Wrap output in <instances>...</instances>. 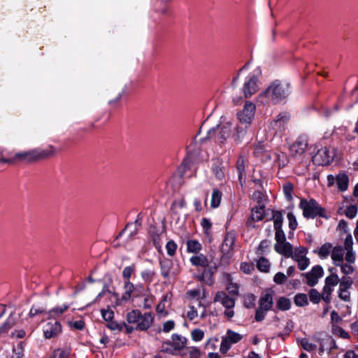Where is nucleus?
I'll return each mask as SVG.
<instances>
[{
    "instance_id": "f257e3e1",
    "label": "nucleus",
    "mask_w": 358,
    "mask_h": 358,
    "mask_svg": "<svg viewBox=\"0 0 358 358\" xmlns=\"http://www.w3.org/2000/svg\"><path fill=\"white\" fill-rule=\"evenodd\" d=\"M245 135V128L239 126L234 127L230 121L225 120H222L220 124L208 131V138H215V140L220 144H223L231 137L238 142Z\"/></svg>"
},
{
    "instance_id": "f03ea898",
    "label": "nucleus",
    "mask_w": 358,
    "mask_h": 358,
    "mask_svg": "<svg viewBox=\"0 0 358 358\" xmlns=\"http://www.w3.org/2000/svg\"><path fill=\"white\" fill-rule=\"evenodd\" d=\"M290 94L289 84L278 80H274L259 94L262 101L278 103L288 97Z\"/></svg>"
},
{
    "instance_id": "7ed1b4c3",
    "label": "nucleus",
    "mask_w": 358,
    "mask_h": 358,
    "mask_svg": "<svg viewBox=\"0 0 358 358\" xmlns=\"http://www.w3.org/2000/svg\"><path fill=\"white\" fill-rule=\"evenodd\" d=\"M299 208L303 210V215L306 218L324 216V209L314 199L309 201L301 199Z\"/></svg>"
},
{
    "instance_id": "20e7f679",
    "label": "nucleus",
    "mask_w": 358,
    "mask_h": 358,
    "mask_svg": "<svg viewBox=\"0 0 358 358\" xmlns=\"http://www.w3.org/2000/svg\"><path fill=\"white\" fill-rule=\"evenodd\" d=\"M256 106L251 101H246L243 108L237 113V118L240 123L244 124L245 131L255 117Z\"/></svg>"
},
{
    "instance_id": "39448f33",
    "label": "nucleus",
    "mask_w": 358,
    "mask_h": 358,
    "mask_svg": "<svg viewBox=\"0 0 358 358\" xmlns=\"http://www.w3.org/2000/svg\"><path fill=\"white\" fill-rule=\"evenodd\" d=\"M273 296L270 293L262 294L259 301V308L255 313V320L257 322L262 321L266 315V313L273 307Z\"/></svg>"
},
{
    "instance_id": "423d86ee",
    "label": "nucleus",
    "mask_w": 358,
    "mask_h": 358,
    "mask_svg": "<svg viewBox=\"0 0 358 358\" xmlns=\"http://www.w3.org/2000/svg\"><path fill=\"white\" fill-rule=\"evenodd\" d=\"M235 241L236 234L234 231L228 232L226 234L221 246V252L222 253L221 261L222 262L225 264L228 263V259L231 256L234 251Z\"/></svg>"
},
{
    "instance_id": "0eeeda50",
    "label": "nucleus",
    "mask_w": 358,
    "mask_h": 358,
    "mask_svg": "<svg viewBox=\"0 0 358 358\" xmlns=\"http://www.w3.org/2000/svg\"><path fill=\"white\" fill-rule=\"evenodd\" d=\"M336 183L337 188L341 192H345L348 189L349 185V177L345 173H339L336 177L332 175L327 176V185L331 187Z\"/></svg>"
},
{
    "instance_id": "6e6552de",
    "label": "nucleus",
    "mask_w": 358,
    "mask_h": 358,
    "mask_svg": "<svg viewBox=\"0 0 358 358\" xmlns=\"http://www.w3.org/2000/svg\"><path fill=\"white\" fill-rule=\"evenodd\" d=\"M260 83L255 75H250L243 87V92L246 98L251 97L259 90Z\"/></svg>"
},
{
    "instance_id": "1a4fd4ad",
    "label": "nucleus",
    "mask_w": 358,
    "mask_h": 358,
    "mask_svg": "<svg viewBox=\"0 0 358 358\" xmlns=\"http://www.w3.org/2000/svg\"><path fill=\"white\" fill-rule=\"evenodd\" d=\"M308 147V139L305 136H299L290 145L289 152L292 157H298L305 153Z\"/></svg>"
},
{
    "instance_id": "9d476101",
    "label": "nucleus",
    "mask_w": 358,
    "mask_h": 358,
    "mask_svg": "<svg viewBox=\"0 0 358 358\" xmlns=\"http://www.w3.org/2000/svg\"><path fill=\"white\" fill-rule=\"evenodd\" d=\"M62 325L56 320L48 322L43 327V335L46 339L56 338L62 334Z\"/></svg>"
},
{
    "instance_id": "9b49d317",
    "label": "nucleus",
    "mask_w": 358,
    "mask_h": 358,
    "mask_svg": "<svg viewBox=\"0 0 358 358\" xmlns=\"http://www.w3.org/2000/svg\"><path fill=\"white\" fill-rule=\"evenodd\" d=\"M323 275V268L320 265L314 266L310 271L303 274L306 278V283L310 287L316 285Z\"/></svg>"
},
{
    "instance_id": "f8f14e48",
    "label": "nucleus",
    "mask_w": 358,
    "mask_h": 358,
    "mask_svg": "<svg viewBox=\"0 0 358 358\" xmlns=\"http://www.w3.org/2000/svg\"><path fill=\"white\" fill-rule=\"evenodd\" d=\"M332 160L329 150L326 148L319 149L317 153L313 157V162L317 166L329 165Z\"/></svg>"
},
{
    "instance_id": "ddd939ff",
    "label": "nucleus",
    "mask_w": 358,
    "mask_h": 358,
    "mask_svg": "<svg viewBox=\"0 0 358 358\" xmlns=\"http://www.w3.org/2000/svg\"><path fill=\"white\" fill-rule=\"evenodd\" d=\"M265 216V207L262 205L252 208L251 215L247 221L248 228H255V222L262 220Z\"/></svg>"
},
{
    "instance_id": "4468645a",
    "label": "nucleus",
    "mask_w": 358,
    "mask_h": 358,
    "mask_svg": "<svg viewBox=\"0 0 358 358\" xmlns=\"http://www.w3.org/2000/svg\"><path fill=\"white\" fill-rule=\"evenodd\" d=\"M189 262L193 266L203 269L208 268L214 263L212 258H208L203 254L193 255Z\"/></svg>"
},
{
    "instance_id": "2eb2a0df",
    "label": "nucleus",
    "mask_w": 358,
    "mask_h": 358,
    "mask_svg": "<svg viewBox=\"0 0 358 358\" xmlns=\"http://www.w3.org/2000/svg\"><path fill=\"white\" fill-rule=\"evenodd\" d=\"M154 322V316L151 313L141 314V317L136 325V329L140 331L148 330Z\"/></svg>"
},
{
    "instance_id": "dca6fc26",
    "label": "nucleus",
    "mask_w": 358,
    "mask_h": 358,
    "mask_svg": "<svg viewBox=\"0 0 358 358\" xmlns=\"http://www.w3.org/2000/svg\"><path fill=\"white\" fill-rule=\"evenodd\" d=\"M217 268V264L213 263L208 268H204L202 273L198 276L199 280L206 284L212 285L214 282V271Z\"/></svg>"
},
{
    "instance_id": "f3484780",
    "label": "nucleus",
    "mask_w": 358,
    "mask_h": 358,
    "mask_svg": "<svg viewBox=\"0 0 358 358\" xmlns=\"http://www.w3.org/2000/svg\"><path fill=\"white\" fill-rule=\"evenodd\" d=\"M186 297L189 300H196L199 302V306H201V299L206 297V292L203 287H197L187 292Z\"/></svg>"
},
{
    "instance_id": "a211bd4d",
    "label": "nucleus",
    "mask_w": 358,
    "mask_h": 358,
    "mask_svg": "<svg viewBox=\"0 0 358 358\" xmlns=\"http://www.w3.org/2000/svg\"><path fill=\"white\" fill-rule=\"evenodd\" d=\"M214 301L221 303L225 308H234L235 306V299L229 296L224 292H218L214 298Z\"/></svg>"
},
{
    "instance_id": "6ab92c4d",
    "label": "nucleus",
    "mask_w": 358,
    "mask_h": 358,
    "mask_svg": "<svg viewBox=\"0 0 358 358\" xmlns=\"http://www.w3.org/2000/svg\"><path fill=\"white\" fill-rule=\"evenodd\" d=\"M289 120V115L286 113L279 114L273 121L271 125L276 131H282Z\"/></svg>"
},
{
    "instance_id": "aec40b11",
    "label": "nucleus",
    "mask_w": 358,
    "mask_h": 358,
    "mask_svg": "<svg viewBox=\"0 0 358 358\" xmlns=\"http://www.w3.org/2000/svg\"><path fill=\"white\" fill-rule=\"evenodd\" d=\"M274 249L278 254L286 257H289L292 255L293 247L289 242L285 241L281 243H275Z\"/></svg>"
},
{
    "instance_id": "412c9836",
    "label": "nucleus",
    "mask_w": 358,
    "mask_h": 358,
    "mask_svg": "<svg viewBox=\"0 0 358 358\" xmlns=\"http://www.w3.org/2000/svg\"><path fill=\"white\" fill-rule=\"evenodd\" d=\"M135 297L134 285L130 281H124V292L121 297V301L127 302Z\"/></svg>"
},
{
    "instance_id": "4be33fe9",
    "label": "nucleus",
    "mask_w": 358,
    "mask_h": 358,
    "mask_svg": "<svg viewBox=\"0 0 358 358\" xmlns=\"http://www.w3.org/2000/svg\"><path fill=\"white\" fill-rule=\"evenodd\" d=\"M331 258L335 266L338 265V264H341L344 260V250L343 247L340 245L333 247L331 253Z\"/></svg>"
},
{
    "instance_id": "5701e85b",
    "label": "nucleus",
    "mask_w": 358,
    "mask_h": 358,
    "mask_svg": "<svg viewBox=\"0 0 358 358\" xmlns=\"http://www.w3.org/2000/svg\"><path fill=\"white\" fill-rule=\"evenodd\" d=\"M15 157L18 159H24L28 162L41 159L39 149H35L24 152H19L15 155Z\"/></svg>"
},
{
    "instance_id": "b1692460",
    "label": "nucleus",
    "mask_w": 358,
    "mask_h": 358,
    "mask_svg": "<svg viewBox=\"0 0 358 358\" xmlns=\"http://www.w3.org/2000/svg\"><path fill=\"white\" fill-rule=\"evenodd\" d=\"M223 280L227 283L226 288L229 292V294L232 295H238V285L233 282V278L231 275L229 273H224Z\"/></svg>"
},
{
    "instance_id": "393cba45",
    "label": "nucleus",
    "mask_w": 358,
    "mask_h": 358,
    "mask_svg": "<svg viewBox=\"0 0 358 358\" xmlns=\"http://www.w3.org/2000/svg\"><path fill=\"white\" fill-rule=\"evenodd\" d=\"M20 315L15 313L10 314L6 322L0 327V334L7 332L8 329L12 328L19 320Z\"/></svg>"
},
{
    "instance_id": "a878e982",
    "label": "nucleus",
    "mask_w": 358,
    "mask_h": 358,
    "mask_svg": "<svg viewBox=\"0 0 358 358\" xmlns=\"http://www.w3.org/2000/svg\"><path fill=\"white\" fill-rule=\"evenodd\" d=\"M333 248V245L330 243H325L322 245L319 248L314 250V252L316 253L320 259H326L329 257L331 253V250Z\"/></svg>"
},
{
    "instance_id": "bb28decb",
    "label": "nucleus",
    "mask_w": 358,
    "mask_h": 358,
    "mask_svg": "<svg viewBox=\"0 0 358 358\" xmlns=\"http://www.w3.org/2000/svg\"><path fill=\"white\" fill-rule=\"evenodd\" d=\"M173 346L176 350H181L185 348L187 338L181 335L173 334L171 337Z\"/></svg>"
},
{
    "instance_id": "cd10ccee",
    "label": "nucleus",
    "mask_w": 358,
    "mask_h": 358,
    "mask_svg": "<svg viewBox=\"0 0 358 358\" xmlns=\"http://www.w3.org/2000/svg\"><path fill=\"white\" fill-rule=\"evenodd\" d=\"M329 271L331 272V275L327 276L324 280V286L333 288L336 287L340 282V279L336 273H335V269L334 268H331L329 269Z\"/></svg>"
},
{
    "instance_id": "c85d7f7f",
    "label": "nucleus",
    "mask_w": 358,
    "mask_h": 358,
    "mask_svg": "<svg viewBox=\"0 0 358 358\" xmlns=\"http://www.w3.org/2000/svg\"><path fill=\"white\" fill-rule=\"evenodd\" d=\"M247 162V159L243 156H240L236 162V169L238 173V179L241 182L243 176H245V171Z\"/></svg>"
},
{
    "instance_id": "c756f323",
    "label": "nucleus",
    "mask_w": 358,
    "mask_h": 358,
    "mask_svg": "<svg viewBox=\"0 0 358 358\" xmlns=\"http://www.w3.org/2000/svg\"><path fill=\"white\" fill-rule=\"evenodd\" d=\"M308 253V250L305 247H299L295 248L294 250H292V255L289 257H292L293 260L297 262L300 259H302L306 257V255Z\"/></svg>"
},
{
    "instance_id": "7c9ffc66",
    "label": "nucleus",
    "mask_w": 358,
    "mask_h": 358,
    "mask_svg": "<svg viewBox=\"0 0 358 358\" xmlns=\"http://www.w3.org/2000/svg\"><path fill=\"white\" fill-rule=\"evenodd\" d=\"M187 251L189 253L198 254L202 248L201 244L196 240H189L186 243Z\"/></svg>"
},
{
    "instance_id": "2f4dec72",
    "label": "nucleus",
    "mask_w": 358,
    "mask_h": 358,
    "mask_svg": "<svg viewBox=\"0 0 358 358\" xmlns=\"http://www.w3.org/2000/svg\"><path fill=\"white\" fill-rule=\"evenodd\" d=\"M222 197V192L217 189H213L210 200L211 208H216L219 207L221 203Z\"/></svg>"
},
{
    "instance_id": "473e14b6",
    "label": "nucleus",
    "mask_w": 358,
    "mask_h": 358,
    "mask_svg": "<svg viewBox=\"0 0 358 358\" xmlns=\"http://www.w3.org/2000/svg\"><path fill=\"white\" fill-rule=\"evenodd\" d=\"M161 264V274L165 278H168L171 274H176L171 272V268L172 262L170 260H164L160 262Z\"/></svg>"
},
{
    "instance_id": "72a5a7b5",
    "label": "nucleus",
    "mask_w": 358,
    "mask_h": 358,
    "mask_svg": "<svg viewBox=\"0 0 358 358\" xmlns=\"http://www.w3.org/2000/svg\"><path fill=\"white\" fill-rule=\"evenodd\" d=\"M69 306L67 304H63L60 306H57L52 308L49 312L48 315L50 317H57L61 316L64 312H66Z\"/></svg>"
},
{
    "instance_id": "f704fd0d",
    "label": "nucleus",
    "mask_w": 358,
    "mask_h": 358,
    "mask_svg": "<svg viewBox=\"0 0 358 358\" xmlns=\"http://www.w3.org/2000/svg\"><path fill=\"white\" fill-rule=\"evenodd\" d=\"M276 306L280 310H287L291 307L290 300L285 296L280 297L276 302Z\"/></svg>"
},
{
    "instance_id": "c9c22d12",
    "label": "nucleus",
    "mask_w": 358,
    "mask_h": 358,
    "mask_svg": "<svg viewBox=\"0 0 358 358\" xmlns=\"http://www.w3.org/2000/svg\"><path fill=\"white\" fill-rule=\"evenodd\" d=\"M141 311L138 310H133L129 312L127 315V321L129 324L138 323L141 317Z\"/></svg>"
},
{
    "instance_id": "e433bc0d",
    "label": "nucleus",
    "mask_w": 358,
    "mask_h": 358,
    "mask_svg": "<svg viewBox=\"0 0 358 358\" xmlns=\"http://www.w3.org/2000/svg\"><path fill=\"white\" fill-rule=\"evenodd\" d=\"M273 220L275 229H282L283 223V217L280 212L273 211Z\"/></svg>"
},
{
    "instance_id": "4c0bfd02",
    "label": "nucleus",
    "mask_w": 358,
    "mask_h": 358,
    "mask_svg": "<svg viewBox=\"0 0 358 358\" xmlns=\"http://www.w3.org/2000/svg\"><path fill=\"white\" fill-rule=\"evenodd\" d=\"M58 150L52 145H49L45 149H39L41 159L55 155Z\"/></svg>"
},
{
    "instance_id": "58836bf2",
    "label": "nucleus",
    "mask_w": 358,
    "mask_h": 358,
    "mask_svg": "<svg viewBox=\"0 0 358 358\" xmlns=\"http://www.w3.org/2000/svg\"><path fill=\"white\" fill-rule=\"evenodd\" d=\"M294 303L297 306H300V307H303V306L308 305V301L307 295L306 294H301V293L297 294L294 296Z\"/></svg>"
},
{
    "instance_id": "ea45409f",
    "label": "nucleus",
    "mask_w": 358,
    "mask_h": 358,
    "mask_svg": "<svg viewBox=\"0 0 358 358\" xmlns=\"http://www.w3.org/2000/svg\"><path fill=\"white\" fill-rule=\"evenodd\" d=\"M308 296L310 301L313 303H318L322 299L321 294L316 289H310Z\"/></svg>"
},
{
    "instance_id": "a19ab883",
    "label": "nucleus",
    "mask_w": 358,
    "mask_h": 358,
    "mask_svg": "<svg viewBox=\"0 0 358 358\" xmlns=\"http://www.w3.org/2000/svg\"><path fill=\"white\" fill-rule=\"evenodd\" d=\"M234 344L231 341H229L227 337L224 336L222 339L220 351L222 354H225L228 352V350L231 348V345Z\"/></svg>"
},
{
    "instance_id": "79ce46f5",
    "label": "nucleus",
    "mask_w": 358,
    "mask_h": 358,
    "mask_svg": "<svg viewBox=\"0 0 358 358\" xmlns=\"http://www.w3.org/2000/svg\"><path fill=\"white\" fill-rule=\"evenodd\" d=\"M336 266H339L341 268V271L345 275H350L352 274L355 271V268L352 264L344 263L343 262L341 264H338Z\"/></svg>"
},
{
    "instance_id": "37998d69",
    "label": "nucleus",
    "mask_w": 358,
    "mask_h": 358,
    "mask_svg": "<svg viewBox=\"0 0 358 358\" xmlns=\"http://www.w3.org/2000/svg\"><path fill=\"white\" fill-rule=\"evenodd\" d=\"M257 268L260 271L268 272L270 268V263L266 258L262 257L257 262Z\"/></svg>"
},
{
    "instance_id": "c03bdc74",
    "label": "nucleus",
    "mask_w": 358,
    "mask_h": 358,
    "mask_svg": "<svg viewBox=\"0 0 358 358\" xmlns=\"http://www.w3.org/2000/svg\"><path fill=\"white\" fill-rule=\"evenodd\" d=\"M358 211V207L357 205L351 204L347 207L345 210V215L347 217L352 219L356 217Z\"/></svg>"
},
{
    "instance_id": "a18cd8bd",
    "label": "nucleus",
    "mask_w": 358,
    "mask_h": 358,
    "mask_svg": "<svg viewBox=\"0 0 358 358\" xmlns=\"http://www.w3.org/2000/svg\"><path fill=\"white\" fill-rule=\"evenodd\" d=\"M191 338L195 342H199L204 338V331L201 329H194L191 331Z\"/></svg>"
},
{
    "instance_id": "49530a36",
    "label": "nucleus",
    "mask_w": 358,
    "mask_h": 358,
    "mask_svg": "<svg viewBox=\"0 0 358 358\" xmlns=\"http://www.w3.org/2000/svg\"><path fill=\"white\" fill-rule=\"evenodd\" d=\"M333 290V288H329L325 286L323 287L322 292L321 293V297L324 302L329 303L331 301V296Z\"/></svg>"
},
{
    "instance_id": "de8ad7c7",
    "label": "nucleus",
    "mask_w": 358,
    "mask_h": 358,
    "mask_svg": "<svg viewBox=\"0 0 358 358\" xmlns=\"http://www.w3.org/2000/svg\"><path fill=\"white\" fill-rule=\"evenodd\" d=\"M225 336L227 337V338H229L234 344L239 342L243 338L242 335L232 330H228Z\"/></svg>"
},
{
    "instance_id": "09e8293b",
    "label": "nucleus",
    "mask_w": 358,
    "mask_h": 358,
    "mask_svg": "<svg viewBox=\"0 0 358 358\" xmlns=\"http://www.w3.org/2000/svg\"><path fill=\"white\" fill-rule=\"evenodd\" d=\"M343 250L345 252H353V239L351 234H348L343 243Z\"/></svg>"
},
{
    "instance_id": "8fccbe9b",
    "label": "nucleus",
    "mask_w": 358,
    "mask_h": 358,
    "mask_svg": "<svg viewBox=\"0 0 358 358\" xmlns=\"http://www.w3.org/2000/svg\"><path fill=\"white\" fill-rule=\"evenodd\" d=\"M256 297L252 294H248L244 296V305L246 308H250L255 305Z\"/></svg>"
},
{
    "instance_id": "3c124183",
    "label": "nucleus",
    "mask_w": 358,
    "mask_h": 358,
    "mask_svg": "<svg viewBox=\"0 0 358 358\" xmlns=\"http://www.w3.org/2000/svg\"><path fill=\"white\" fill-rule=\"evenodd\" d=\"M135 271V266L134 265L126 266L122 271V277L125 281H130V278L132 273Z\"/></svg>"
},
{
    "instance_id": "603ef678",
    "label": "nucleus",
    "mask_w": 358,
    "mask_h": 358,
    "mask_svg": "<svg viewBox=\"0 0 358 358\" xmlns=\"http://www.w3.org/2000/svg\"><path fill=\"white\" fill-rule=\"evenodd\" d=\"M101 313L103 320L106 322L112 320L114 317V312L109 308L102 309Z\"/></svg>"
},
{
    "instance_id": "864d4df0",
    "label": "nucleus",
    "mask_w": 358,
    "mask_h": 358,
    "mask_svg": "<svg viewBox=\"0 0 358 358\" xmlns=\"http://www.w3.org/2000/svg\"><path fill=\"white\" fill-rule=\"evenodd\" d=\"M199 316L196 308L192 306L188 307V310L186 313V317L189 320L192 321Z\"/></svg>"
},
{
    "instance_id": "5fc2aeb1",
    "label": "nucleus",
    "mask_w": 358,
    "mask_h": 358,
    "mask_svg": "<svg viewBox=\"0 0 358 358\" xmlns=\"http://www.w3.org/2000/svg\"><path fill=\"white\" fill-rule=\"evenodd\" d=\"M154 275L155 273L150 270H144L141 272V277L147 283H150L152 281Z\"/></svg>"
},
{
    "instance_id": "6e6d98bb",
    "label": "nucleus",
    "mask_w": 358,
    "mask_h": 358,
    "mask_svg": "<svg viewBox=\"0 0 358 358\" xmlns=\"http://www.w3.org/2000/svg\"><path fill=\"white\" fill-rule=\"evenodd\" d=\"M167 254L170 256H173L177 250V245L173 241H169L166 245Z\"/></svg>"
},
{
    "instance_id": "4d7b16f0",
    "label": "nucleus",
    "mask_w": 358,
    "mask_h": 358,
    "mask_svg": "<svg viewBox=\"0 0 358 358\" xmlns=\"http://www.w3.org/2000/svg\"><path fill=\"white\" fill-rule=\"evenodd\" d=\"M69 326L72 329L82 330L85 327V322L82 320L71 321L68 322Z\"/></svg>"
},
{
    "instance_id": "13d9d810",
    "label": "nucleus",
    "mask_w": 358,
    "mask_h": 358,
    "mask_svg": "<svg viewBox=\"0 0 358 358\" xmlns=\"http://www.w3.org/2000/svg\"><path fill=\"white\" fill-rule=\"evenodd\" d=\"M189 358H201V352L198 347L192 346L188 348Z\"/></svg>"
},
{
    "instance_id": "bf43d9fd",
    "label": "nucleus",
    "mask_w": 358,
    "mask_h": 358,
    "mask_svg": "<svg viewBox=\"0 0 358 358\" xmlns=\"http://www.w3.org/2000/svg\"><path fill=\"white\" fill-rule=\"evenodd\" d=\"M287 219L289 221V227L292 230H295L298 226V222L296 221V217L292 213H287Z\"/></svg>"
},
{
    "instance_id": "052dcab7",
    "label": "nucleus",
    "mask_w": 358,
    "mask_h": 358,
    "mask_svg": "<svg viewBox=\"0 0 358 358\" xmlns=\"http://www.w3.org/2000/svg\"><path fill=\"white\" fill-rule=\"evenodd\" d=\"M45 308L43 307L38 306H34L31 308L29 315L30 317H33L37 315L43 314L45 313Z\"/></svg>"
},
{
    "instance_id": "680f3d73",
    "label": "nucleus",
    "mask_w": 358,
    "mask_h": 358,
    "mask_svg": "<svg viewBox=\"0 0 358 358\" xmlns=\"http://www.w3.org/2000/svg\"><path fill=\"white\" fill-rule=\"evenodd\" d=\"M339 282V288L348 289L352 284V280L350 277H343Z\"/></svg>"
},
{
    "instance_id": "e2e57ef3",
    "label": "nucleus",
    "mask_w": 358,
    "mask_h": 358,
    "mask_svg": "<svg viewBox=\"0 0 358 358\" xmlns=\"http://www.w3.org/2000/svg\"><path fill=\"white\" fill-rule=\"evenodd\" d=\"M292 190L293 186L291 183H286L283 186V192L288 200H292Z\"/></svg>"
},
{
    "instance_id": "0e129e2a",
    "label": "nucleus",
    "mask_w": 358,
    "mask_h": 358,
    "mask_svg": "<svg viewBox=\"0 0 358 358\" xmlns=\"http://www.w3.org/2000/svg\"><path fill=\"white\" fill-rule=\"evenodd\" d=\"M213 171L216 178L219 180H222L224 178V172L222 168L215 166L213 168Z\"/></svg>"
},
{
    "instance_id": "69168bd1",
    "label": "nucleus",
    "mask_w": 358,
    "mask_h": 358,
    "mask_svg": "<svg viewBox=\"0 0 358 358\" xmlns=\"http://www.w3.org/2000/svg\"><path fill=\"white\" fill-rule=\"evenodd\" d=\"M301 346L305 350L309 352L315 350L317 348V345L315 344L309 342L307 339H303L301 341Z\"/></svg>"
},
{
    "instance_id": "338daca9",
    "label": "nucleus",
    "mask_w": 358,
    "mask_h": 358,
    "mask_svg": "<svg viewBox=\"0 0 358 358\" xmlns=\"http://www.w3.org/2000/svg\"><path fill=\"white\" fill-rule=\"evenodd\" d=\"M50 358H68V352L62 349L55 350Z\"/></svg>"
},
{
    "instance_id": "774afa93",
    "label": "nucleus",
    "mask_w": 358,
    "mask_h": 358,
    "mask_svg": "<svg viewBox=\"0 0 358 358\" xmlns=\"http://www.w3.org/2000/svg\"><path fill=\"white\" fill-rule=\"evenodd\" d=\"M23 355V349L21 345H17L13 348L12 358H22Z\"/></svg>"
}]
</instances>
